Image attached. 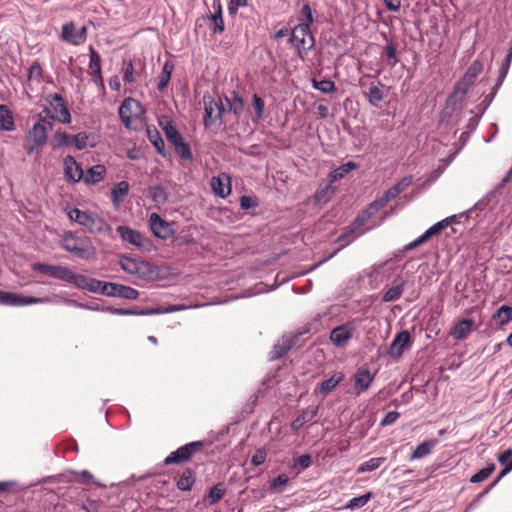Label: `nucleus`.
Here are the masks:
<instances>
[{"mask_svg":"<svg viewBox=\"0 0 512 512\" xmlns=\"http://www.w3.org/2000/svg\"><path fill=\"white\" fill-rule=\"evenodd\" d=\"M291 343L290 341L288 343H285V340L283 341L282 344H276L274 347H273V356L272 358L273 359H278L280 357H282L283 355H285L288 350L291 348Z\"/></svg>","mask_w":512,"mask_h":512,"instance_id":"69168bd1","label":"nucleus"},{"mask_svg":"<svg viewBox=\"0 0 512 512\" xmlns=\"http://www.w3.org/2000/svg\"><path fill=\"white\" fill-rule=\"evenodd\" d=\"M367 78H369V76L362 77L359 80V86L363 89V95L367 99L368 103L372 107L377 108L385 97V93L383 91L385 85L379 81L370 82L368 84L366 82Z\"/></svg>","mask_w":512,"mask_h":512,"instance_id":"1a4fd4ad","label":"nucleus"},{"mask_svg":"<svg viewBox=\"0 0 512 512\" xmlns=\"http://www.w3.org/2000/svg\"><path fill=\"white\" fill-rule=\"evenodd\" d=\"M372 495V492H367L361 496L354 497L351 500H349L348 503L343 508L351 510L356 508H362L372 498Z\"/></svg>","mask_w":512,"mask_h":512,"instance_id":"a18cd8bd","label":"nucleus"},{"mask_svg":"<svg viewBox=\"0 0 512 512\" xmlns=\"http://www.w3.org/2000/svg\"><path fill=\"white\" fill-rule=\"evenodd\" d=\"M129 184L126 181H121L113 186L111 189V200L117 205L128 194Z\"/></svg>","mask_w":512,"mask_h":512,"instance_id":"e433bc0d","label":"nucleus"},{"mask_svg":"<svg viewBox=\"0 0 512 512\" xmlns=\"http://www.w3.org/2000/svg\"><path fill=\"white\" fill-rule=\"evenodd\" d=\"M61 38L63 41L73 45L83 44L87 39V27L83 26L76 30L73 22L66 23L62 26Z\"/></svg>","mask_w":512,"mask_h":512,"instance_id":"ddd939ff","label":"nucleus"},{"mask_svg":"<svg viewBox=\"0 0 512 512\" xmlns=\"http://www.w3.org/2000/svg\"><path fill=\"white\" fill-rule=\"evenodd\" d=\"M47 101L50 106L54 110L55 113L58 114L57 120L64 124H69L71 122V115L68 110L67 105L63 97L60 94H52L47 97Z\"/></svg>","mask_w":512,"mask_h":512,"instance_id":"dca6fc26","label":"nucleus"},{"mask_svg":"<svg viewBox=\"0 0 512 512\" xmlns=\"http://www.w3.org/2000/svg\"><path fill=\"white\" fill-rule=\"evenodd\" d=\"M173 69H174V66L171 62H166L164 65H163V68H162V71L159 75V81H158V84H157V89L159 91H164L165 88L167 87L170 79H171V74L173 72Z\"/></svg>","mask_w":512,"mask_h":512,"instance_id":"58836bf2","label":"nucleus"},{"mask_svg":"<svg viewBox=\"0 0 512 512\" xmlns=\"http://www.w3.org/2000/svg\"><path fill=\"white\" fill-rule=\"evenodd\" d=\"M258 206V199L256 197H250L243 195L240 198V207L243 210H248Z\"/></svg>","mask_w":512,"mask_h":512,"instance_id":"338daca9","label":"nucleus"},{"mask_svg":"<svg viewBox=\"0 0 512 512\" xmlns=\"http://www.w3.org/2000/svg\"><path fill=\"white\" fill-rule=\"evenodd\" d=\"M174 146L175 152L186 161H192L193 160V154L191 152L190 145L185 142L183 139L179 142H177Z\"/></svg>","mask_w":512,"mask_h":512,"instance_id":"de8ad7c7","label":"nucleus"},{"mask_svg":"<svg viewBox=\"0 0 512 512\" xmlns=\"http://www.w3.org/2000/svg\"><path fill=\"white\" fill-rule=\"evenodd\" d=\"M357 168H358V165L352 161L342 164L329 173V176H328L329 182L330 183L336 182V181L344 178L348 173H350L352 170H355Z\"/></svg>","mask_w":512,"mask_h":512,"instance_id":"473e14b6","label":"nucleus"},{"mask_svg":"<svg viewBox=\"0 0 512 512\" xmlns=\"http://www.w3.org/2000/svg\"><path fill=\"white\" fill-rule=\"evenodd\" d=\"M51 145L53 150L72 145V136L66 132L58 131L54 134Z\"/></svg>","mask_w":512,"mask_h":512,"instance_id":"79ce46f5","label":"nucleus"},{"mask_svg":"<svg viewBox=\"0 0 512 512\" xmlns=\"http://www.w3.org/2000/svg\"><path fill=\"white\" fill-rule=\"evenodd\" d=\"M106 168L104 165H95L89 168L84 177L87 184H96L104 179Z\"/></svg>","mask_w":512,"mask_h":512,"instance_id":"f704fd0d","label":"nucleus"},{"mask_svg":"<svg viewBox=\"0 0 512 512\" xmlns=\"http://www.w3.org/2000/svg\"><path fill=\"white\" fill-rule=\"evenodd\" d=\"M15 129L14 117L11 110L6 106L0 105V130L13 131Z\"/></svg>","mask_w":512,"mask_h":512,"instance_id":"2f4dec72","label":"nucleus"},{"mask_svg":"<svg viewBox=\"0 0 512 512\" xmlns=\"http://www.w3.org/2000/svg\"><path fill=\"white\" fill-rule=\"evenodd\" d=\"M302 23H307L308 26L314 22L313 12L309 4H304L300 10V18Z\"/></svg>","mask_w":512,"mask_h":512,"instance_id":"0e129e2a","label":"nucleus"},{"mask_svg":"<svg viewBox=\"0 0 512 512\" xmlns=\"http://www.w3.org/2000/svg\"><path fill=\"white\" fill-rule=\"evenodd\" d=\"M123 72V80L127 83H132L135 80V74H138L134 70V64L132 60L124 61Z\"/></svg>","mask_w":512,"mask_h":512,"instance_id":"052dcab7","label":"nucleus"},{"mask_svg":"<svg viewBox=\"0 0 512 512\" xmlns=\"http://www.w3.org/2000/svg\"><path fill=\"white\" fill-rule=\"evenodd\" d=\"M385 55L390 61L391 65L394 66L397 62V45L393 41H389L385 47Z\"/></svg>","mask_w":512,"mask_h":512,"instance_id":"e2e57ef3","label":"nucleus"},{"mask_svg":"<svg viewBox=\"0 0 512 512\" xmlns=\"http://www.w3.org/2000/svg\"><path fill=\"white\" fill-rule=\"evenodd\" d=\"M22 490H24V488H21L17 481L8 480L0 482V493H18Z\"/></svg>","mask_w":512,"mask_h":512,"instance_id":"4d7b16f0","label":"nucleus"},{"mask_svg":"<svg viewBox=\"0 0 512 512\" xmlns=\"http://www.w3.org/2000/svg\"><path fill=\"white\" fill-rule=\"evenodd\" d=\"M317 413H318V407L317 406H309V407H307L291 423V429L293 431L300 430L306 423H308L311 420H313L317 416Z\"/></svg>","mask_w":512,"mask_h":512,"instance_id":"a878e982","label":"nucleus"},{"mask_svg":"<svg viewBox=\"0 0 512 512\" xmlns=\"http://www.w3.org/2000/svg\"><path fill=\"white\" fill-rule=\"evenodd\" d=\"M139 102L128 98L125 99L119 108V117L126 127H129L133 117V108H137Z\"/></svg>","mask_w":512,"mask_h":512,"instance_id":"bb28decb","label":"nucleus"},{"mask_svg":"<svg viewBox=\"0 0 512 512\" xmlns=\"http://www.w3.org/2000/svg\"><path fill=\"white\" fill-rule=\"evenodd\" d=\"M62 248L75 254L80 259L87 260L95 255V248L87 238L66 236L62 241Z\"/></svg>","mask_w":512,"mask_h":512,"instance_id":"20e7f679","label":"nucleus"},{"mask_svg":"<svg viewBox=\"0 0 512 512\" xmlns=\"http://www.w3.org/2000/svg\"><path fill=\"white\" fill-rule=\"evenodd\" d=\"M266 452L263 449H258L251 458V464L254 466L262 465L266 460Z\"/></svg>","mask_w":512,"mask_h":512,"instance_id":"774afa93","label":"nucleus"},{"mask_svg":"<svg viewBox=\"0 0 512 512\" xmlns=\"http://www.w3.org/2000/svg\"><path fill=\"white\" fill-rule=\"evenodd\" d=\"M289 481V478L286 474H280L277 477H275L269 485V491L274 493H279L282 490L280 487L286 485Z\"/></svg>","mask_w":512,"mask_h":512,"instance_id":"13d9d810","label":"nucleus"},{"mask_svg":"<svg viewBox=\"0 0 512 512\" xmlns=\"http://www.w3.org/2000/svg\"><path fill=\"white\" fill-rule=\"evenodd\" d=\"M374 374H372L366 368H360L357 370L354 376V391L357 396L367 391L374 381Z\"/></svg>","mask_w":512,"mask_h":512,"instance_id":"a211bd4d","label":"nucleus"},{"mask_svg":"<svg viewBox=\"0 0 512 512\" xmlns=\"http://www.w3.org/2000/svg\"><path fill=\"white\" fill-rule=\"evenodd\" d=\"M385 458L384 457H377V458H371L369 459L368 461L362 463L359 468H358V472L359 473H363V472H370V471H374L376 470L377 468L380 467V465L385 462Z\"/></svg>","mask_w":512,"mask_h":512,"instance_id":"603ef678","label":"nucleus"},{"mask_svg":"<svg viewBox=\"0 0 512 512\" xmlns=\"http://www.w3.org/2000/svg\"><path fill=\"white\" fill-rule=\"evenodd\" d=\"M494 319H497L500 325H506L512 319V307L507 305H502L493 316Z\"/></svg>","mask_w":512,"mask_h":512,"instance_id":"09e8293b","label":"nucleus"},{"mask_svg":"<svg viewBox=\"0 0 512 512\" xmlns=\"http://www.w3.org/2000/svg\"><path fill=\"white\" fill-rule=\"evenodd\" d=\"M64 172L68 180L77 183L83 178V170L80 164L71 155L64 158Z\"/></svg>","mask_w":512,"mask_h":512,"instance_id":"4be33fe9","label":"nucleus"},{"mask_svg":"<svg viewBox=\"0 0 512 512\" xmlns=\"http://www.w3.org/2000/svg\"><path fill=\"white\" fill-rule=\"evenodd\" d=\"M195 481V472L190 468H186L178 478L176 486L180 491H190L195 484Z\"/></svg>","mask_w":512,"mask_h":512,"instance_id":"7c9ffc66","label":"nucleus"},{"mask_svg":"<svg viewBox=\"0 0 512 512\" xmlns=\"http://www.w3.org/2000/svg\"><path fill=\"white\" fill-rule=\"evenodd\" d=\"M412 345L411 334L407 330L398 332L390 346L387 349V354L394 360H399L405 349Z\"/></svg>","mask_w":512,"mask_h":512,"instance_id":"9d476101","label":"nucleus"},{"mask_svg":"<svg viewBox=\"0 0 512 512\" xmlns=\"http://www.w3.org/2000/svg\"><path fill=\"white\" fill-rule=\"evenodd\" d=\"M496 465L494 463H489L485 468L480 469L477 473H475L471 478V483H480L488 479L491 474L495 471Z\"/></svg>","mask_w":512,"mask_h":512,"instance_id":"c03bdc74","label":"nucleus"},{"mask_svg":"<svg viewBox=\"0 0 512 512\" xmlns=\"http://www.w3.org/2000/svg\"><path fill=\"white\" fill-rule=\"evenodd\" d=\"M208 26H209V29L214 34H221L224 32L225 26H224V20L222 17V10L215 11L213 14H210Z\"/></svg>","mask_w":512,"mask_h":512,"instance_id":"4c0bfd02","label":"nucleus"},{"mask_svg":"<svg viewBox=\"0 0 512 512\" xmlns=\"http://www.w3.org/2000/svg\"><path fill=\"white\" fill-rule=\"evenodd\" d=\"M90 61H89V71L90 75L92 76V81L94 84L100 87H104V81L102 77V70H101V57L99 53L90 46Z\"/></svg>","mask_w":512,"mask_h":512,"instance_id":"6ab92c4d","label":"nucleus"},{"mask_svg":"<svg viewBox=\"0 0 512 512\" xmlns=\"http://www.w3.org/2000/svg\"><path fill=\"white\" fill-rule=\"evenodd\" d=\"M113 284V282H105L95 279L94 287L96 290H94L93 293H100L102 295L111 297L110 292L112 290Z\"/></svg>","mask_w":512,"mask_h":512,"instance_id":"bf43d9fd","label":"nucleus"},{"mask_svg":"<svg viewBox=\"0 0 512 512\" xmlns=\"http://www.w3.org/2000/svg\"><path fill=\"white\" fill-rule=\"evenodd\" d=\"M77 287L78 289L87 290L89 292H93L95 289V278L77 274L73 272L70 268L68 269L65 281Z\"/></svg>","mask_w":512,"mask_h":512,"instance_id":"f3484780","label":"nucleus"},{"mask_svg":"<svg viewBox=\"0 0 512 512\" xmlns=\"http://www.w3.org/2000/svg\"><path fill=\"white\" fill-rule=\"evenodd\" d=\"M345 378V375L342 372L334 373L329 379L322 381L317 389H315V393L319 391L322 395L326 396L330 392H332Z\"/></svg>","mask_w":512,"mask_h":512,"instance_id":"393cba45","label":"nucleus"},{"mask_svg":"<svg viewBox=\"0 0 512 512\" xmlns=\"http://www.w3.org/2000/svg\"><path fill=\"white\" fill-rule=\"evenodd\" d=\"M204 443L202 441H194L179 447L171 452L164 460V465L181 464L189 461L196 453L201 451Z\"/></svg>","mask_w":512,"mask_h":512,"instance_id":"6e6552de","label":"nucleus"},{"mask_svg":"<svg viewBox=\"0 0 512 512\" xmlns=\"http://www.w3.org/2000/svg\"><path fill=\"white\" fill-rule=\"evenodd\" d=\"M204 443L202 441H194L179 447L171 452L164 460V465L181 464L189 461L196 453L201 451Z\"/></svg>","mask_w":512,"mask_h":512,"instance_id":"0eeeda50","label":"nucleus"},{"mask_svg":"<svg viewBox=\"0 0 512 512\" xmlns=\"http://www.w3.org/2000/svg\"><path fill=\"white\" fill-rule=\"evenodd\" d=\"M91 135L86 132H80L76 135H72V145L78 150H83L88 146L94 147L95 143H90L89 140Z\"/></svg>","mask_w":512,"mask_h":512,"instance_id":"37998d69","label":"nucleus"},{"mask_svg":"<svg viewBox=\"0 0 512 512\" xmlns=\"http://www.w3.org/2000/svg\"><path fill=\"white\" fill-rule=\"evenodd\" d=\"M212 191L220 198H226L231 193L230 177L226 174L211 178Z\"/></svg>","mask_w":512,"mask_h":512,"instance_id":"5701e85b","label":"nucleus"},{"mask_svg":"<svg viewBox=\"0 0 512 512\" xmlns=\"http://www.w3.org/2000/svg\"><path fill=\"white\" fill-rule=\"evenodd\" d=\"M335 193V189L331 186V183H327L318 187L314 193V201L316 204L327 203Z\"/></svg>","mask_w":512,"mask_h":512,"instance_id":"c9c22d12","label":"nucleus"},{"mask_svg":"<svg viewBox=\"0 0 512 512\" xmlns=\"http://www.w3.org/2000/svg\"><path fill=\"white\" fill-rule=\"evenodd\" d=\"M354 331L355 328L350 323L339 325L331 330L330 340L336 347H345L353 337Z\"/></svg>","mask_w":512,"mask_h":512,"instance_id":"4468645a","label":"nucleus"},{"mask_svg":"<svg viewBox=\"0 0 512 512\" xmlns=\"http://www.w3.org/2000/svg\"><path fill=\"white\" fill-rule=\"evenodd\" d=\"M116 232L121 239L137 248H144L148 244L147 239L142 233L128 226H118Z\"/></svg>","mask_w":512,"mask_h":512,"instance_id":"2eb2a0df","label":"nucleus"},{"mask_svg":"<svg viewBox=\"0 0 512 512\" xmlns=\"http://www.w3.org/2000/svg\"><path fill=\"white\" fill-rule=\"evenodd\" d=\"M46 116L39 114L38 121L33 125L27 134V145L25 146L28 155L33 154L35 150L42 147L48 139V131L53 127L55 117L51 115L49 109H44Z\"/></svg>","mask_w":512,"mask_h":512,"instance_id":"f03ea898","label":"nucleus"},{"mask_svg":"<svg viewBox=\"0 0 512 512\" xmlns=\"http://www.w3.org/2000/svg\"><path fill=\"white\" fill-rule=\"evenodd\" d=\"M34 272H38L44 276L51 277L60 281H65L68 267L58 264H48L43 262H35L31 266Z\"/></svg>","mask_w":512,"mask_h":512,"instance_id":"f8f14e48","label":"nucleus"},{"mask_svg":"<svg viewBox=\"0 0 512 512\" xmlns=\"http://www.w3.org/2000/svg\"><path fill=\"white\" fill-rule=\"evenodd\" d=\"M45 303H64L69 306H74L82 309H92L101 312H107L114 315H146L144 310L136 309H125L115 308L112 306H96L91 307L89 305L80 303L73 299L61 297L60 295L54 294L52 296L35 297V296H24L20 293L7 292L0 290V304L6 306H27L32 304H45Z\"/></svg>","mask_w":512,"mask_h":512,"instance_id":"f257e3e1","label":"nucleus"},{"mask_svg":"<svg viewBox=\"0 0 512 512\" xmlns=\"http://www.w3.org/2000/svg\"><path fill=\"white\" fill-rule=\"evenodd\" d=\"M149 223L153 234L160 239H167L172 234L169 223L163 220L157 213L150 215Z\"/></svg>","mask_w":512,"mask_h":512,"instance_id":"aec40b11","label":"nucleus"},{"mask_svg":"<svg viewBox=\"0 0 512 512\" xmlns=\"http://www.w3.org/2000/svg\"><path fill=\"white\" fill-rule=\"evenodd\" d=\"M159 125L162 127L167 140L175 145L177 142L181 141L183 137L178 132L176 127L173 125L172 121L168 117H163L159 120Z\"/></svg>","mask_w":512,"mask_h":512,"instance_id":"cd10ccee","label":"nucleus"},{"mask_svg":"<svg viewBox=\"0 0 512 512\" xmlns=\"http://www.w3.org/2000/svg\"><path fill=\"white\" fill-rule=\"evenodd\" d=\"M225 100L229 106L227 112L233 113L236 118H239L244 111L243 98L236 92H233L231 98L225 97Z\"/></svg>","mask_w":512,"mask_h":512,"instance_id":"72a5a7b5","label":"nucleus"},{"mask_svg":"<svg viewBox=\"0 0 512 512\" xmlns=\"http://www.w3.org/2000/svg\"><path fill=\"white\" fill-rule=\"evenodd\" d=\"M313 87L322 93H332L336 90L335 83L332 80L326 79L321 81H312Z\"/></svg>","mask_w":512,"mask_h":512,"instance_id":"6e6d98bb","label":"nucleus"},{"mask_svg":"<svg viewBox=\"0 0 512 512\" xmlns=\"http://www.w3.org/2000/svg\"><path fill=\"white\" fill-rule=\"evenodd\" d=\"M439 443L438 439H429L426 440L419 445L416 446L412 454L410 455V460L422 459L429 455L435 446Z\"/></svg>","mask_w":512,"mask_h":512,"instance_id":"c756f323","label":"nucleus"},{"mask_svg":"<svg viewBox=\"0 0 512 512\" xmlns=\"http://www.w3.org/2000/svg\"><path fill=\"white\" fill-rule=\"evenodd\" d=\"M147 134H148L149 141L155 147L156 151L160 155L166 156L165 143H164V140H163L162 136L160 135V133L156 129H154V130L148 129Z\"/></svg>","mask_w":512,"mask_h":512,"instance_id":"ea45409f","label":"nucleus"},{"mask_svg":"<svg viewBox=\"0 0 512 512\" xmlns=\"http://www.w3.org/2000/svg\"><path fill=\"white\" fill-rule=\"evenodd\" d=\"M252 105L255 110V116L253 117L252 120L253 122H258L263 116L265 102L257 94H254L252 99Z\"/></svg>","mask_w":512,"mask_h":512,"instance_id":"5fc2aeb1","label":"nucleus"},{"mask_svg":"<svg viewBox=\"0 0 512 512\" xmlns=\"http://www.w3.org/2000/svg\"><path fill=\"white\" fill-rule=\"evenodd\" d=\"M389 202L387 201V199L385 198L384 195H382L381 197H379L378 199H376L375 201H373L369 207L362 212L361 215H359L356 219H355V224L356 226H363L367 223V221L375 214L377 213L379 210H381L382 208H384Z\"/></svg>","mask_w":512,"mask_h":512,"instance_id":"412c9836","label":"nucleus"},{"mask_svg":"<svg viewBox=\"0 0 512 512\" xmlns=\"http://www.w3.org/2000/svg\"><path fill=\"white\" fill-rule=\"evenodd\" d=\"M68 216L70 220L86 227L91 233H100L107 226L104 219L97 214L81 211L78 208L72 209Z\"/></svg>","mask_w":512,"mask_h":512,"instance_id":"7ed1b4c3","label":"nucleus"},{"mask_svg":"<svg viewBox=\"0 0 512 512\" xmlns=\"http://www.w3.org/2000/svg\"><path fill=\"white\" fill-rule=\"evenodd\" d=\"M474 326V320L471 318H464L456 323L452 329L451 335L456 340H464L471 333Z\"/></svg>","mask_w":512,"mask_h":512,"instance_id":"b1692460","label":"nucleus"},{"mask_svg":"<svg viewBox=\"0 0 512 512\" xmlns=\"http://www.w3.org/2000/svg\"><path fill=\"white\" fill-rule=\"evenodd\" d=\"M289 40L297 49L299 55L302 51L307 52L314 46V38L307 23H299L295 26L291 31Z\"/></svg>","mask_w":512,"mask_h":512,"instance_id":"39448f33","label":"nucleus"},{"mask_svg":"<svg viewBox=\"0 0 512 512\" xmlns=\"http://www.w3.org/2000/svg\"><path fill=\"white\" fill-rule=\"evenodd\" d=\"M111 297H119L128 300H136L139 297V291L133 287L114 283L110 292Z\"/></svg>","mask_w":512,"mask_h":512,"instance_id":"c85d7f7f","label":"nucleus"},{"mask_svg":"<svg viewBox=\"0 0 512 512\" xmlns=\"http://www.w3.org/2000/svg\"><path fill=\"white\" fill-rule=\"evenodd\" d=\"M149 196L156 204H164L167 201V193L160 185L150 187Z\"/></svg>","mask_w":512,"mask_h":512,"instance_id":"49530a36","label":"nucleus"},{"mask_svg":"<svg viewBox=\"0 0 512 512\" xmlns=\"http://www.w3.org/2000/svg\"><path fill=\"white\" fill-rule=\"evenodd\" d=\"M403 284H397L387 289L383 294L384 302H392L398 300L403 293Z\"/></svg>","mask_w":512,"mask_h":512,"instance_id":"3c124183","label":"nucleus"},{"mask_svg":"<svg viewBox=\"0 0 512 512\" xmlns=\"http://www.w3.org/2000/svg\"><path fill=\"white\" fill-rule=\"evenodd\" d=\"M483 64L479 60H474L466 70L461 80L456 84L454 88V95L460 94L459 101L462 102L468 92L470 86H472L477 76L482 72Z\"/></svg>","mask_w":512,"mask_h":512,"instance_id":"423d86ee","label":"nucleus"},{"mask_svg":"<svg viewBox=\"0 0 512 512\" xmlns=\"http://www.w3.org/2000/svg\"><path fill=\"white\" fill-rule=\"evenodd\" d=\"M204 102V125L205 127H209L214 124L217 120H221L223 113L226 112V109L219 104L209 95H203Z\"/></svg>","mask_w":512,"mask_h":512,"instance_id":"9b49d317","label":"nucleus"},{"mask_svg":"<svg viewBox=\"0 0 512 512\" xmlns=\"http://www.w3.org/2000/svg\"><path fill=\"white\" fill-rule=\"evenodd\" d=\"M360 227L361 226H356L355 220H354L350 226H347L344 228L342 234L337 238L336 241L337 242L346 241V243L344 245H342V247H344L345 245L349 244L352 240V239H348V237H350Z\"/></svg>","mask_w":512,"mask_h":512,"instance_id":"680f3d73","label":"nucleus"},{"mask_svg":"<svg viewBox=\"0 0 512 512\" xmlns=\"http://www.w3.org/2000/svg\"><path fill=\"white\" fill-rule=\"evenodd\" d=\"M43 68L39 61H34L30 68L28 69V81H36L37 83H40L43 78Z\"/></svg>","mask_w":512,"mask_h":512,"instance_id":"8fccbe9b","label":"nucleus"},{"mask_svg":"<svg viewBox=\"0 0 512 512\" xmlns=\"http://www.w3.org/2000/svg\"><path fill=\"white\" fill-rule=\"evenodd\" d=\"M226 489L223 483H217L208 492L207 500L210 505H214L219 502L225 495Z\"/></svg>","mask_w":512,"mask_h":512,"instance_id":"a19ab883","label":"nucleus"},{"mask_svg":"<svg viewBox=\"0 0 512 512\" xmlns=\"http://www.w3.org/2000/svg\"><path fill=\"white\" fill-rule=\"evenodd\" d=\"M447 228V221L441 220L434 225H432L430 228H428L421 236L422 239H424L425 242H427L431 237L438 234L442 230Z\"/></svg>","mask_w":512,"mask_h":512,"instance_id":"864d4df0","label":"nucleus"}]
</instances>
